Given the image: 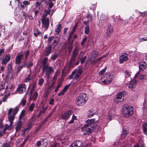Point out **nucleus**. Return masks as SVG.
<instances>
[{
    "instance_id": "4d7b16f0",
    "label": "nucleus",
    "mask_w": 147,
    "mask_h": 147,
    "mask_svg": "<svg viewBox=\"0 0 147 147\" xmlns=\"http://www.w3.org/2000/svg\"><path fill=\"white\" fill-rule=\"evenodd\" d=\"M139 40L140 42L147 41V36H145L144 38H140Z\"/></svg>"
},
{
    "instance_id": "774afa93",
    "label": "nucleus",
    "mask_w": 147,
    "mask_h": 147,
    "mask_svg": "<svg viewBox=\"0 0 147 147\" xmlns=\"http://www.w3.org/2000/svg\"><path fill=\"white\" fill-rule=\"evenodd\" d=\"M83 147H92V145L90 144H88Z\"/></svg>"
},
{
    "instance_id": "a878e982",
    "label": "nucleus",
    "mask_w": 147,
    "mask_h": 147,
    "mask_svg": "<svg viewBox=\"0 0 147 147\" xmlns=\"http://www.w3.org/2000/svg\"><path fill=\"white\" fill-rule=\"evenodd\" d=\"M52 47L50 46H49L47 47H46L45 50V54L46 56H48L51 53Z\"/></svg>"
},
{
    "instance_id": "dca6fc26",
    "label": "nucleus",
    "mask_w": 147,
    "mask_h": 147,
    "mask_svg": "<svg viewBox=\"0 0 147 147\" xmlns=\"http://www.w3.org/2000/svg\"><path fill=\"white\" fill-rule=\"evenodd\" d=\"M113 28L111 25L109 26L107 29V35L108 38H109L111 34L113 32Z\"/></svg>"
},
{
    "instance_id": "c85d7f7f",
    "label": "nucleus",
    "mask_w": 147,
    "mask_h": 147,
    "mask_svg": "<svg viewBox=\"0 0 147 147\" xmlns=\"http://www.w3.org/2000/svg\"><path fill=\"white\" fill-rule=\"evenodd\" d=\"M92 127L93 129H98L99 128L100 125L98 121H96L93 125V124Z\"/></svg>"
},
{
    "instance_id": "6e6552de",
    "label": "nucleus",
    "mask_w": 147,
    "mask_h": 147,
    "mask_svg": "<svg viewBox=\"0 0 147 147\" xmlns=\"http://www.w3.org/2000/svg\"><path fill=\"white\" fill-rule=\"evenodd\" d=\"M12 109H10L8 112V120L9 121L11 124H13V121L15 118V115L12 114Z\"/></svg>"
},
{
    "instance_id": "bb28decb",
    "label": "nucleus",
    "mask_w": 147,
    "mask_h": 147,
    "mask_svg": "<svg viewBox=\"0 0 147 147\" xmlns=\"http://www.w3.org/2000/svg\"><path fill=\"white\" fill-rule=\"evenodd\" d=\"M46 109L45 108L43 107L40 110L39 113L37 116V117L38 118L39 117H40L42 114L44 113L46 111Z\"/></svg>"
},
{
    "instance_id": "864d4df0",
    "label": "nucleus",
    "mask_w": 147,
    "mask_h": 147,
    "mask_svg": "<svg viewBox=\"0 0 147 147\" xmlns=\"http://www.w3.org/2000/svg\"><path fill=\"white\" fill-rule=\"evenodd\" d=\"M61 84L62 83H60L58 84V85H57V87H56L55 90V92H57L58 91L59 89L61 86Z\"/></svg>"
},
{
    "instance_id": "cd10ccee",
    "label": "nucleus",
    "mask_w": 147,
    "mask_h": 147,
    "mask_svg": "<svg viewBox=\"0 0 147 147\" xmlns=\"http://www.w3.org/2000/svg\"><path fill=\"white\" fill-rule=\"evenodd\" d=\"M13 124H11L10 123L9 125L6 124L5 125V127L4 129L3 130L5 131L7 130H10L12 128Z\"/></svg>"
},
{
    "instance_id": "6ab92c4d",
    "label": "nucleus",
    "mask_w": 147,
    "mask_h": 147,
    "mask_svg": "<svg viewBox=\"0 0 147 147\" xmlns=\"http://www.w3.org/2000/svg\"><path fill=\"white\" fill-rule=\"evenodd\" d=\"M30 98L31 99L36 100L38 96V93L37 92L33 93L32 92H30Z\"/></svg>"
},
{
    "instance_id": "8fccbe9b",
    "label": "nucleus",
    "mask_w": 147,
    "mask_h": 147,
    "mask_svg": "<svg viewBox=\"0 0 147 147\" xmlns=\"http://www.w3.org/2000/svg\"><path fill=\"white\" fill-rule=\"evenodd\" d=\"M44 81V80L43 78H40L39 79V80L38 84L40 86H42L43 84V83Z\"/></svg>"
},
{
    "instance_id": "c03bdc74",
    "label": "nucleus",
    "mask_w": 147,
    "mask_h": 147,
    "mask_svg": "<svg viewBox=\"0 0 147 147\" xmlns=\"http://www.w3.org/2000/svg\"><path fill=\"white\" fill-rule=\"evenodd\" d=\"M23 5H22V6L23 7H25L26 5L30 4V2L27 1H24L23 2Z\"/></svg>"
},
{
    "instance_id": "1a4fd4ad",
    "label": "nucleus",
    "mask_w": 147,
    "mask_h": 147,
    "mask_svg": "<svg viewBox=\"0 0 147 147\" xmlns=\"http://www.w3.org/2000/svg\"><path fill=\"white\" fill-rule=\"evenodd\" d=\"M53 5V3L51 2L49 3V7H48L47 11H45L43 14L44 18L46 17L48 14L50 15L51 16L52 15L53 13V10L51 11L50 10V8L52 7Z\"/></svg>"
},
{
    "instance_id": "de8ad7c7",
    "label": "nucleus",
    "mask_w": 147,
    "mask_h": 147,
    "mask_svg": "<svg viewBox=\"0 0 147 147\" xmlns=\"http://www.w3.org/2000/svg\"><path fill=\"white\" fill-rule=\"evenodd\" d=\"M31 79V78L30 76V75L28 74L26 78L25 81L26 82H28Z\"/></svg>"
},
{
    "instance_id": "393cba45",
    "label": "nucleus",
    "mask_w": 147,
    "mask_h": 147,
    "mask_svg": "<svg viewBox=\"0 0 147 147\" xmlns=\"http://www.w3.org/2000/svg\"><path fill=\"white\" fill-rule=\"evenodd\" d=\"M22 126V121H19L17 123V125L16 127V131H18L20 130Z\"/></svg>"
},
{
    "instance_id": "5fc2aeb1",
    "label": "nucleus",
    "mask_w": 147,
    "mask_h": 147,
    "mask_svg": "<svg viewBox=\"0 0 147 147\" xmlns=\"http://www.w3.org/2000/svg\"><path fill=\"white\" fill-rule=\"evenodd\" d=\"M26 102V100L24 98H23L21 102V103L23 107L25 105Z\"/></svg>"
},
{
    "instance_id": "79ce46f5",
    "label": "nucleus",
    "mask_w": 147,
    "mask_h": 147,
    "mask_svg": "<svg viewBox=\"0 0 147 147\" xmlns=\"http://www.w3.org/2000/svg\"><path fill=\"white\" fill-rule=\"evenodd\" d=\"M61 27V25L60 24H59L57 27L56 29L55 30V32L58 34H59V32H60Z\"/></svg>"
},
{
    "instance_id": "2eb2a0df",
    "label": "nucleus",
    "mask_w": 147,
    "mask_h": 147,
    "mask_svg": "<svg viewBox=\"0 0 147 147\" xmlns=\"http://www.w3.org/2000/svg\"><path fill=\"white\" fill-rule=\"evenodd\" d=\"M98 53L96 51H92L89 55V58L90 60L94 59L98 55Z\"/></svg>"
},
{
    "instance_id": "3c124183",
    "label": "nucleus",
    "mask_w": 147,
    "mask_h": 147,
    "mask_svg": "<svg viewBox=\"0 0 147 147\" xmlns=\"http://www.w3.org/2000/svg\"><path fill=\"white\" fill-rule=\"evenodd\" d=\"M76 56H75L73 55H72L71 58V59L70 62V63L71 65L73 63V62L76 59Z\"/></svg>"
},
{
    "instance_id": "603ef678",
    "label": "nucleus",
    "mask_w": 147,
    "mask_h": 147,
    "mask_svg": "<svg viewBox=\"0 0 147 147\" xmlns=\"http://www.w3.org/2000/svg\"><path fill=\"white\" fill-rule=\"evenodd\" d=\"M145 77V75L143 74H140L138 77V78L140 80H141L144 79Z\"/></svg>"
},
{
    "instance_id": "f704fd0d",
    "label": "nucleus",
    "mask_w": 147,
    "mask_h": 147,
    "mask_svg": "<svg viewBox=\"0 0 147 147\" xmlns=\"http://www.w3.org/2000/svg\"><path fill=\"white\" fill-rule=\"evenodd\" d=\"M107 69L106 67H105L104 69L98 72V74L99 75H103L106 71Z\"/></svg>"
},
{
    "instance_id": "e433bc0d",
    "label": "nucleus",
    "mask_w": 147,
    "mask_h": 147,
    "mask_svg": "<svg viewBox=\"0 0 147 147\" xmlns=\"http://www.w3.org/2000/svg\"><path fill=\"white\" fill-rule=\"evenodd\" d=\"M113 116L114 115L113 114H111V113H109V114L107 118V122H108L110 120H111L113 118Z\"/></svg>"
},
{
    "instance_id": "aec40b11",
    "label": "nucleus",
    "mask_w": 147,
    "mask_h": 147,
    "mask_svg": "<svg viewBox=\"0 0 147 147\" xmlns=\"http://www.w3.org/2000/svg\"><path fill=\"white\" fill-rule=\"evenodd\" d=\"M24 55L22 54L18 55L16 57V63L17 64H20L21 63V61Z\"/></svg>"
},
{
    "instance_id": "c756f323",
    "label": "nucleus",
    "mask_w": 147,
    "mask_h": 147,
    "mask_svg": "<svg viewBox=\"0 0 147 147\" xmlns=\"http://www.w3.org/2000/svg\"><path fill=\"white\" fill-rule=\"evenodd\" d=\"M109 54L108 53H107L105 54H104L102 55L100 57L98 58L97 59L95 60L94 61L95 62H98V61H100L103 58H105L106 57H107Z\"/></svg>"
},
{
    "instance_id": "a18cd8bd",
    "label": "nucleus",
    "mask_w": 147,
    "mask_h": 147,
    "mask_svg": "<svg viewBox=\"0 0 147 147\" xmlns=\"http://www.w3.org/2000/svg\"><path fill=\"white\" fill-rule=\"evenodd\" d=\"M19 110V108L18 107H16L13 110V111L12 113V114L15 115L17 113Z\"/></svg>"
},
{
    "instance_id": "72a5a7b5",
    "label": "nucleus",
    "mask_w": 147,
    "mask_h": 147,
    "mask_svg": "<svg viewBox=\"0 0 147 147\" xmlns=\"http://www.w3.org/2000/svg\"><path fill=\"white\" fill-rule=\"evenodd\" d=\"M76 117L73 114L71 119L68 122V123L70 124H72L74 123V121L76 120Z\"/></svg>"
},
{
    "instance_id": "39448f33",
    "label": "nucleus",
    "mask_w": 147,
    "mask_h": 147,
    "mask_svg": "<svg viewBox=\"0 0 147 147\" xmlns=\"http://www.w3.org/2000/svg\"><path fill=\"white\" fill-rule=\"evenodd\" d=\"M114 76L111 73H106L102 79V82L105 84H108L113 80Z\"/></svg>"
},
{
    "instance_id": "052dcab7",
    "label": "nucleus",
    "mask_w": 147,
    "mask_h": 147,
    "mask_svg": "<svg viewBox=\"0 0 147 147\" xmlns=\"http://www.w3.org/2000/svg\"><path fill=\"white\" fill-rule=\"evenodd\" d=\"M138 144L139 145L141 146L142 147H144V144L142 140H140L138 142Z\"/></svg>"
},
{
    "instance_id": "423d86ee",
    "label": "nucleus",
    "mask_w": 147,
    "mask_h": 147,
    "mask_svg": "<svg viewBox=\"0 0 147 147\" xmlns=\"http://www.w3.org/2000/svg\"><path fill=\"white\" fill-rule=\"evenodd\" d=\"M127 92L123 91L118 94L115 99V101L116 102H121L124 100V97L126 95Z\"/></svg>"
},
{
    "instance_id": "a211bd4d",
    "label": "nucleus",
    "mask_w": 147,
    "mask_h": 147,
    "mask_svg": "<svg viewBox=\"0 0 147 147\" xmlns=\"http://www.w3.org/2000/svg\"><path fill=\"white\" fill-rule=\"evenodd\" d=\"M43 18L42 20V22L43 26L45 27L46 28L49 25V18H47L45 19V18L43 17Z\"/></svg>"
},
{
    "instance_id": "9b49d317",
    "label": "nucleus",
    "mask_w": 147,
    "mask_h": 147,
    "mask_svg": "<svg viewBox=\"0 0 147 147\" xmlns=\"http://www.w3.org/2000/svg\"><path fill=\"white\" fill-rule=\"evenodd\" d=\"M36 145L37 147H47V143L44 139H41L36 142Z\"/></svg>"
},
{
    "instance_id": "4c0bfd02",
    "label": "nucleus",
    "mask_w": 147,
    "mask_h": 147,
    "mask_svg": "<svg viewBox=\"0 0 147 147\" xmlns=\"http://www.w3.org/2000/svg\"><path fill=\"white\" fill-rule=\"evenodd\" d=\"M41 2H40L38 1L36 3V7L37 8L38 7L39 10H40L42 9V6L41 5Z\"/></svg>"
},
{
    "instance_id": "69168bd1",
    "label": "nucleus",
    "mask_w": 147,
    "mask_h": 147,
    "mask_svg": "<svg viewBox=\"0 0 147 147\" xmlns=\"http://www.w3.org/2000/svg\"><path fill=\"white\" fill-rule=\"evenodd\" d=\"M57 55L56 54H55L52 55L51 57V59L53 60H55L57 58Z\"/></svg>"
},
{
    "instance_id": "13d9d810",
    "label": "nucleus",
    "mask_w": 147,
    "mask_h": 147,
    "mask_svg": "<svg viewBox=\"0 0 147 147\" xmlns=\"http://www.w3.org/2000/svg\"><path fill=\"white\" fill-rule=\"evenodd\" d=\"M36 85V83H34L32 85V88L31 89V90L30 91V92H33L34 91V88L35 87V86Z\"/></svg>"
},
{
    "instance_id": "0e129e2a",
    "label": "nucleus",
    "mask_w": 147,
    "mask_h": 147,
    "mask_svg": "<svg viewBox=\"0 0 147 147\" xmlns=\"http://www.w3.org/2000/svg\"><path fill=\"white\" fill-rule=\"evenodd\" d=\"M36 120V116L35 115L33 116L31 118V121L30 122L35 121Z\"/></svg>"
},
{
    "instance_id": "20e7f679",
    "label": "nucleus",
    "mask_w": 147,
    "mask_h": 147,
    "mask_svg": "<svg viewBox=\"0 0 147 147\" xmlns=\"http://www.w3.org/2000/svg\"><path fill=\"white\" fill-rule=\"evenodd\" d=\"M82 72V70L79 68L74 70L69 77V79H73V80L78 79Z\"/></svg>"
},
{
    "instance_id": "f257e3e1",
    "label": "nucleus",
    "mask_w": 147,
    "mask_h": 147,
    "mask_svg": "<svg viewBox=\"0 0 147 147\" xmlns=\"http://www.w3.org/2000/svg\"><path fill=\"white\" fill-rule=\"evenodd\" d=\"M94 121V119H88L86 120V124L82 127V131L83 134L86 135L90 134L93 130L92 125Z\"/></svg>"
},
{
    "instance_id": "4be33fe9",
    "label": "nucleus",
    "mask_w": 147,
    "mask_h": 147,
    "mask_svg": "<svg viewBox=\"0 0 147 147\" xmlns=\"http://www.w3.org/2000/svg\"><path fill=\"white\" fill-rule=\"evenodd\" d=\"M136 82V80L133 81L132 82H130L128 85V88L131 90H134V88L135 87V84Z\"/></svg>"
},
{
    "instance_id": "5701e85b",
    "label": "nucleus",
    "mask_w": 147,
    "mask_h": 147,
    "mask_svg": "<svg viewBox=\"0 0 147 147\" xmlns=\"http://www.w3.org/2000/svg\"><path fill=\"white\" fill-rule=\"evenodd\" d=\"M70 85V84L68 85H67L63 89L62 91L60 92L58 94V95L59 96H60L63 95L64 94L65 92L68 89V88L69 87Z\"/></svg>"
},
{
    "instance_id": "ddd939ff",
    "label": "nucleus",
    "mask_w": 147,
    "mask_h": 147,
    "mask_svg": "<svg viewBox=\"0 0 147 147\" xmlns=\"http://www.w3.org/2000/svg\"><path fill=\"white\" fill-rule=\"evenodd\" d=\"M82 142L81 141H77L71 143L69 147H81Z\"/></svg>"
},
{
    "instance_id": "c9c22d12",
    "label": "nucleus",
    "mask_w": 147,
    "mask_h": 147,
    "mask_svg": "<svg viewBox=\"0 0 147 147\" xmlns=\"http://www.w3.org/2000/svg\"><path fill=\"white\" fill-rule=\"evenodd\" d=\"M125 77L126 78L130 77L131 73L127 70H125L124 72Z\"/></svg>"
},
{
    "instance_id": "a19ab883",
    "label": "nucleus",
    "mask_w": 147,
    "mask_h": 147,
    "mask_svg": "<svg viewBox=\"0 0 147 147\" xmlns=\"http://www.w3.org/2000/svg\"><path fill=\"white\" fill-rule=\"evenodd\" d=\"M5 83L3 82H0V92L3 90L5 87Z\"/></svg>"
},
{
    "instance_id": "2f4dec72",
    "label": "nucleus",
    "mask_w": 147,
    "mask_h": 147,
    "mask_svg": "<svg viewBox=\"0 0 147 147\" xmlns=\"http://www.w3.org/2000/svg\"><path fill=\"white\" fill-rule=\"evenodd\" d=\"M35 105L34 102L32 103L28 107L29 110L30 112L32 111L34 109Z\"/></svg>"
},
{
    "instance_id": "338daca9",
    "label": "nucleus",
    "mask_w": 147,
    "mask_h": 147,
    "mask_svg": "<svg viewBox=\"0 0 147 147\" xmlns=\"http://www.w3.org/2000/svg\"><path fill=\"white\" fill-rule=\"evenodd\" d=\"M36 32L37 33H36V32H35L34 33V35L35 36H37L39 34L40 32L39 31H38V30H36Z\"/></svg>"
},
{
    "instance_id": "7ed1b4c3",
    "label": "nucleus",
    "mask_w": 147,
    "mask_h": 147,
    "mask_svg": "<svg viewBox=\"0 0 147 147\" xmlns=\"http://www.w3.org/2000/svg\"><path fill=\"white\" fill-rule=\"evenodd\" d=\"M88 99V98L86 94H80L76 98L75 103L78 106H82L85 103Z\"/></svg>"
},
{
    "instance_id": "f03ea898",
    "label": "nucleus",
    "mask_w": 147,
    "mask_h": 147,
    "mask_svg": "<svg viewBox=\"0 0 147 147\" xmlns=\"http://www.w3.org/2000/svg\"><path fill=\"white\" fill-rule=\"evenodd\" d=\"M134 113L133 108L128 105H125L123 107L121 111L122 115L126 117H128Z\"/></svg>"
},
{
    "instance_id": "f3484780",
    "label": "nucleus",
    "mask_w": 147,
    "mask_h": 147,
    "mask_svg": "<svg viewBox=\"0 0 147 147\" xmlns=\"http://www.w3.org/2000/svg\"><path fill=\"white\" fill-rule=\"evenodd\" d=\"M139 68L142 71L145 69L147 67L146 63L144 61L140 62L139 63Z\"/></svg>"
},
{
    "instance_id": "b1692460",
    "label": "nucleus",
    "mask_w": 147,
    "mask_h": 147,
    "mask_svg": "<svg viewBox=\"0 0 147 147\" xmlns=\"http://www.w3.org/2000/svg\"><path fill=\"white\" fill-rule=\"evenodd\" d=\"M13 144L11 142H5L2 145L1 147H13Z\"/></svg>"
},
{
    "instance_id": "e2e57ef3",
    "label": "nucleus",
    "mask_w": 147,
    "mask_h": 147,
    "mask_svg": "<svg viewBox=\"0 0 147 147\" xmlns=\"http://www.w3.org/2000/svg\"><path fill=\"white\" fill-rule=\"evenodd\" d=\"M127 134L125 133L122 134L121 136V138L122 139H124L127 136Z\"/></svg>"
},
{
    "instance_id": "f8f14e48",
    "label": "nucleus",
    "mask_w": 147,
    "mask_h": 147,
    "mask_svg": "<svg viewBox=\"0 0 147 147\" xmlns=\"http://www.w3.org/2000/svg\"><path fill=\"white\" fill-rule=\"evenodd\" d=\"M26 88L25 85L20 84L16 90V92L19 93H22L25 92L26 90Z\"/></svg>"
},
{
    "instance_id": "bf43d9fd",
    "label": "nucleus",
    "mask_w": 147,
    "mask_h": 147,
    "mask_svg": "<svg viewBox=\"0 0 147 147\" xmlns=\"http://www.w3.org/2000/svg\"><path fill=\"white\" fill-rule=\"evenodd\" d=\"M54 99L51 98L49 100V104L50 105H52L54 103Z\"/></svg>"
},
{
    "instance_id": "09e8293b",
    "label": "nucleus",
    "mask_w": 147,
    "mask_h": 147,
    "mask_svg": "<svg viewBox=\"0 0 147 147\" xmlns=\"http://www.w3.org/2000/svg\"><path fill=\"white\" fill-rule=\"evenodd\" d=\"M79 51L78 49L77 48H76L74 50L72 55L76 57Z\"/></svg>"
},
{
    "instance_id": "58836bf2",
    "label": "nucleus",
    "mask_w": 147,
    "mask_h": 147,
    "mask_svg": "<svg viewBox=\"0 0 147 147\" xmlns=\"http://www.w3.org/2000/svg\"><path fill=\"white\" fill-rule=\"evenodd\" d=\"M32 122H30V124H29L27 127L24 129L23 130L24 132L26 131L27 130H29L32 127Z\"/></svg>"
},
{
    "instance_id": "412c9836",
    "label": "nucleus",
    "mask_w": 147,
    "mask_h": 147,
    "mask_svg": "<svg viewBox=\"0 0 147 147\" xmlns=\"http://www.w3.org/2000/svg\"><path fill=\"white\" fill-rule=\"evenodd\" d=\"M11 56L9 55H5V58L3 60L1 64H6L10 59Z\"/></svg>"
},
{
    "instance_id": "680f3d73",
    "label": "nucleus",
    "mask_w": 147,
    "mask_h": 147,
    "mask_svg": "<svg viewBox=\"0 0 147 147\" xmlns=\"http://www.w3.org/2000/svg\"><path fill=\"white\" fill-rule=\"evenodd\" d=\"M86 56H85L84 57L82 58L81 61V63L82 64L84 63V62L86 60Z\"/></svg>"
},
{
    "instance_id": "0eeeda50",
    "label": "nucleus",
    "mask_w": 147,
    "mask_h": 147,
    "mask_svg": "<svg viewBox=\"0 0 147 147\" xmlns=\"http://www.w3.org/2000/svg\"><path fill=\"white\" fill-rule=\"evenodd\" d=\"M5 90V92L9 95L16 93V91L15 90V87L11 84L9 83L7 85L6 87Z\"/></svg>"
},
{
    "instance_id": "37998d69",
    "label": "nucleus",
    "mask_w": 147,
    "mask_h": 147,
    "mask_svg": "<svg viewBox=\"0 0 147 147\" xmlns=\"http://www.w3.org/2000/svg\"><path fill=\"white\" fill-rule=\"evenodd\" d=\"M85 33L86 34H88L89 32V26L88 25H86L84 31Z\"/></svg>"
},
{
    "instance_id": "49530a36",
    "label": "nucleus",
    "mask_w": 147,
    "mask_h": 147,
    "mask_svg": "<svg viewBox=\"0 0 147 147\" xmlns=\"http://www.w3.org/2000/svg\"><path fill=\"white\" fill-rule=\"evenodd\" d=\"M53 68L51 67H47L46 71L49 73H51L53 72Z\"/></svg>"
},
{
    "instance_id": "4468645a",
    "label": "nucleus",
    "mask_w": 147,
    "mask_h": 147,
    "mask_svg": "<svg viewBox=\"0 0 147 147\" xmlns=\"http://www.w3.org/2000/svg\"><path fill=\"white\" fill-rule=\"evenodd\" d=\"M128 59V55L125 53H123L120 57L119 62L120 63H123L124 61Z\"/></svg>"
},
{
    "instance_id": "7c9ffc66",
    "label": "nucleus",
    "mask_w": 147,
    "mask_h": 147,
    "mask_svg": "<svg viewBox=\"0 0 147 147\" xmlns=\"http://www.w3.org/2000/svg\"><path fill=\"white\" fill-rule=\"evenodd\" d=\"M143 129L144 134L147 135V122L143 124Z\"/></svg>"
},
{
    "instance_id": "6e6d98bb",
    "label": "nucleus",
    "mask_w": 147,
    "mask_h": 147,
    "mask_svg": "<svg viewBox=\"0 0 147 147\" xmlns=\"http://www.w3.org/2000/svg\"><path fill=\"white\" fill-rule=\"evenodd\" d=\"M77 24H76L74 26L73 29L71 31V33H70V35L74 33V31L76 30V28H77Z\"/></svg>"
},
{
    "instance_id": "9d476101",
    "label": "nucleus",
    "mask_w": 147,
    "mask_h": 147,
    "mask_svg": "<svg viewBox=\"0 0 147 147\" xmlns=\"http://www.w3.org/2000/svg\"><path fill=\"white\" fill-rule=\"evenodd\" d=\"M73 112L71 110H68L64 113L61 116V118L63 120H66L68 119L71 115Z\"/></svg>"
},
{
    "instance_id": "ea45409f",
    "label": "nucleus",
    "mask_w": 147,
    "mask_h": 147,
    "mask_svg": "<svg viewBox=\"0 0 147 147\" xmlns=\"http://www.w3.org/2000/svg\"><path fill=\"white\" fill-rule=\"evenodd\" d=\"M25 113V111H22L21 112L20 116H19V120H21L24 117V115Z\"/></svg>"
},
{
    "instance_id": "473e14b6",
    "label": "nucleus",
    "mask_w": 147,
    "mask_h": 147,
    "mask_svg": "<svg viewBox=\"0 0 147 147\" xmlns=\"http://www.w3.org/2000/svg\"><path fill=\"white\" fill-rule=\"evenodd\" d=\"M88 117L90 118L91 117L94 115V111L92 110H90L88 111Z\"/></svg>"
}]
</instances>
